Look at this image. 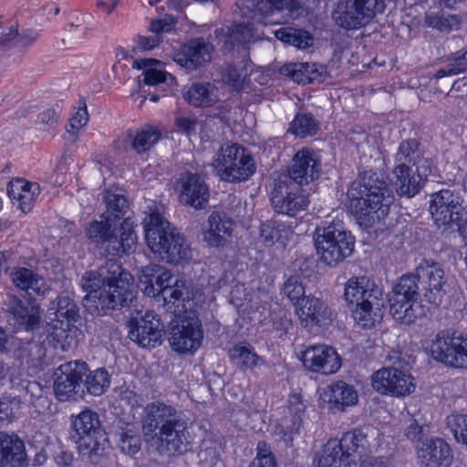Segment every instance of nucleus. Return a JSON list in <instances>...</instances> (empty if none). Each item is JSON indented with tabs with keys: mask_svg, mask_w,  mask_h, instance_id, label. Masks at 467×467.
<instances>
[{
	"mask_svg": "<svg viewBox=\"0 0 467 467\" xmlns=\"http://www.w3.org/2000/svg\"><path fill=\"white\" fill-rule=\"evenodd\" d=\"M21 408V401L17 398H0V422L11 420L16 417Z\"/></svg>",
	"mask_w": 467,
	"mask_h": 467,
	"instance_id": "obj_55",
	"label": "nucleus"
},
{
	"mask_svg": "<svg viewBox=\"0 0 467 467\" xmlns=\"http://www.w3.org/2000/svg\"><path fill=\"white\" fill-rule=\"evenodd\" d=\"M103 200L107 207L106 215H109L117 222L118 219L126 214L128 201L123 194L116 191L106 190L103 192Z\"/></svg>",
	"mask_w": 467,
	"mask_h": 467,
	"instance_id": "obj_45",
	"label": "nucleus"
},
{
	"mask_svg": "<svg viewBox=\"0 0 467 467\" xmlns=\"http://www.w3.org/2000/svg\"><path fill=\"white\" fill-rule=\"evenodd\" d=\"M413 142L403 141L396 154L397 166L393 171L395 181L393 187L400 196H414L420 190L423 178L427 174L420 173L419 168L413 170L414 163L410 166L412 159L410 154L413 153Z\"/></svg>",
	"mask_w": 467,
	"mask_h": 467,
	"instance_id": "obj_16",
	"label": "nucleus"
},
{
	"mask_svg": "<svg viewBox=\"0 0 467 467\" xmlns=\"http://www.w3.org/2000/svg\"><path fill=\"white\" fill-rule=\"evenodd\" d=\"M314 244L318 259L327 265L336 266L352 254L355 238L350 232L330 224L316 230Z\"/></svg>",
	"mask_w": 467,
	"mask_h": 467,
	"instance_id": "obj_9",
	"label": "nucleus"
},
{
	"mask_svg": "<svg viewBox=\"0 0 467 467\" xmlns=\"http://www.w3.org/2000/svg\"><path fill=\"white\" fill-rule=\"evenodd\" d=\"M246 71L243 62L227 67L223 74V78L234 88H240L246 77Z\"/></svg>",
	"mask_w": 467,
	"mask_h": 467,
	"instance_id": "obj_54",
	"label": "nucleus"
},
{
	"mask_svg": "<svg viewBox=\"0 0 467 467\" xmlns=\"http://www.w3.org/2000/svg\"><path fill=\"white\" fill-rule=\"evenodd\" d=\"M228 355L235 367L243 371L253 370L265 364V359L247 344L234 345L229 349Z\"/></svg>",
	"mask_w": 467,
	"mask_h": 467,
	"instance_id": "obj_36",
	"label": "nucleus"
},
{
	"mask_svg": "<svg viewBox=\"0 0 467 467\" xmlns=\"http://www.w3.org/2000/svg\"><path fill=\"white\" fill-rule=\"evenodd\" d=\"M329 441L337 443L339 448L337 453L349 461L353 467H357V461L363 465V457L370 451L367 435L358 429L345 433L340 441L330 440Z\"/></svg>",
	"mask_w": 467,
	"mask_h": 467,
	"instance_id": "obj_29",
	"label": "nucleus"
},
{
	"mask_svg": "<svg viewBox=\"0 0 467 467\" xmlns=\"http://www.w3.org/2000/svg\"><path fill=\"white\" fill-rule=\"evenodd\" d=\"M431 357L452 368H467V334L441 330L426 346Z\"/></svg>",
	"mask_w": 467,
	"mask_h": 467,
	"instance_id": "obj_12",
	"label": "nucleus"
},
{
	"mask_svg": "<svg viewBox=\"0 0 467 467\" xmlns=\"http://www.w3.org/2000/svg\"><path fill=\"white\" fill-rule=\"evenodd\" d=\"M241 13L243 16L247 17V20L238 24H234L229 29V42L233 46L235 43L243 44L250 42L254 38L258 36L256 35V27L254 24V22H258L253 18V14L248 13V15L245 16L242 11Z\"/></svg>",
	"mask_w": 467,
	"mask_h": 467,
	"instance_id": "obj_41",
	"label": "nucleus"
},
{
	"mask_svg": "<svg viewBox=\"0 0 467 467\" xmlns=\"http://www.w3.org/2000/svg\"><path fill=\"white\" fill-rule=\"evenodd\" d=\"M348 196L350 210L368 223L384 219L395 199L384 175L372 171L362 172L351 183Z\"/></svg>",
	"mask_w": 467,
	"mask_h": 467,
	"instance_id": "obj_3",
	"label": "nucleus"
},
{
	"mask_svg": "<svg viewBox=\"0 0 467 467\" xmlns=\"http://www.w3.org/2000/svg\"><path fill=\"white\" fill-rule=\"evenodd\" d=\"M203 331L194 311H185L174 321L169 339L171 347L179 353H194L202 345Z\"/></svg>",
	"mask_w": 467,
	"mask_h": 467,
	"instance_id": "obj_15",
	"label": "nucleus"
},
{
	"mask_svg": "<svg viewBox=\"0 0 467 467\" xmlns=\"http://www.w3.org/2000/svg\"><path fill=\"white\" fill-rule=\"evenodd\" d=\"M324 398L335 408H344L355 405L358 396L352 386L344 381H337L327 388Z\"/></svg>",
	"mask_w": 467,
	"mask_h": 467,
	"instance_id": "obj_38",
	"label": "nucleus"
},
{
	"mask_svg": "<svg viewBox=\"0 0 467 467\" xmlns=\"http://www.w3.org/2000/svg\"><path fill=\"white\" fill-rule=\"evenodd\" d=\"M371 384L377 392L398 398L408 396L416 389L415 379L394 367L382 368L374 372Z\"/></svg>",
	"mask_w": 467,
	"mask_h": 467,
	"instance_id": "obj_17",
	"label": "nucleus"
},
{
	"mask_svg": "<svg viewBox=\"0 0 467 467\" xmlns=\"http://www.w3.org/2000/svg\"><path fill=\"white\" fill-rule=\"evenodd\" d=\"M300 359L308 370L324 375L337 372L342 365L336 349L324 344L307 347L301 352Z\"/></svg>",
	"mask_w": 467,
	"mask_h": 467,
	"instance_id": "obj_21",
	"label": "nucleus"
},
{
	"mask_svg": "<svg viewBox=\"0 0 467 467\" xmlns=\"http://www.w3.org/2000/svg\"><path fill=\"white\" fill-rule=\"evenodd\" d=\"M292 234L293 231L289 227L277 222L264 223L260 227L261 238L268 244L279 243L285 245Z\"/></svg>",
	"mask_w": 467,
	"mask_h": 467,
	"instance_id": "obj_42",
	"label": "nucleus"
},
{
	"mask_svg": "<svg viewBox=\"0 0 467 467\" xmlns=\"http://www.w3.org/2000/svg\"><path fill=\"white\" fill-rule=\"evenodd\" d=\"M17 36V26L15 24H7L2 16H0V46H5L14 41Z\"/></svg>",
	"mask_w": 467,
	"mask_h": 467,
	"instance_id": "obj_57",
	"label": "nucleus"
},
{
	"mask_svg": "<svg viewBox=\"0 0 467 467\" xmlns=\"http://www.w3.org/2000/svg\"><path fill=\"white\" fill-rule=\"evenodd\" d=\"M308 203V195L302 188V184L292 182L280 185L279 192L272 197V204L275 210L290 217L305 211Z\"/></svg>",
	"mask_w": 467,
	"mask_h": 467,
	"instance_id": "obj_22",
	"label": "nucleus"
},
{
	"mask_svg": "<svg viewBox=\"0 0 467 467\" xmlns=\"http://www.w3.org/2000/svg\"><path fill=\"white\" fill-rule=\"evenodd\" d=\"M85 362L70 361L61 364L54 371V392L61 401L69 400L78 391L87 373Z\"/></svg>",
	"mask_w": 467,
	"mask_h": 467,
	"instance_id": "obj_20",
	"label": "nucleus"
},
{
	"mask_svg": "<svg viewBox=\"0 0 467 467\" xmlns=\"http://www.w3.org/2000/svg\"><path fill=\"white\" fill-rule=\"evenodd\" d=\"M138 286L144 295L163 300L164 305L179 306L182 302H189L186 282L174 276L162 265L151 264L142 268Z\"/></svg>",
	"mask_w": 467,
	"mask_h": 467,
	"instance_id": "obj_6",
	"label": "nucleus"
},
{
	"mask_svg": "<svg viewBox=\"0 0 467 467\" xmlns=\"http://www.w3.org/2000/svg\"><path fill=\"white\" fill-rule=\"evenodd\" d=\"M12 314L16 322L26 329L36 327L40 319V311L37 306H26L20 300L16 301Z\"/></svg>",
	"mask_w": 467,
	"mask_h": 467,
	"instance_id": "obj_44",
	"label": "nucleus"
},
{
	"mask_svg": "<svg viewBox=\"0 0 467 467\" xmlns=\"http://www.w3.org/2000/svg\"><path fill=\"white\" fill-rule=\"evenodd\" d=\"M176 124L181 130L190 134L195 130L196 121L189 118L181 117L176 119Z\"/></svg>",
	"mask_w": 467,
	"mask_h": 467,
	"instance_id": "obj_64",
	"label": "nucleus"
},
{
	"mask_svg": "<svg viewBox=\"0 0 467 467\" xmlns=\"http://www.w3.org/2000/svg\"><path fill=\"white\" fill-rule=\"evenodd\" d=\"M336 441H327L319 457L314 462V467H353L349 461L337 453Z\"/></svg>",
	"mask_w": 467,
	"mask_h": 467,
	"instance_id": "obj_43",
	"label": "nucleus"
},
{
	"mask_svg": "<svg viewBox=\"0 0 467 467\" xmlns=\"http://www.w3.org/2000/svg\"><path fill=\"white\" fill-rule=\"evenodd\" d=\"M418 276L422 285L423 296L430 304L438 306L444 295L446 279L444 271L437 263L426 262L418 268Z\"/></svg>",
	"mask_w": 467,
	"mask_h": 467,
	"instance_id": "obj_24",
	"label": "nucleus"
},
{
	"mask_svg": "<svg viewBox=\"0 0 467 467\" xmlns=\"http://www.w3.org/2000/svg\"><path fill=\"white\" fill-rule=\"evenodd\" d=\"M161 42V37L159 35H154L150 36H139L137 38L138 47L144 50H150L157 47Z\"/></svg>",
	"mask_w": 467,
	"mask_h": 467,
	"instance_id": "obj_61",
	"label": "nucleus"
},
{
	"mask_svg": "<svg viewBox=\"0 0 467 467\" xmlns=\"http://www.w3.org/2000/svg\"><path fill=\"white\" fill-rule=\"evenodd\" d=\"M8 195L15 206L23 213L29 212L40 193V187L23 178H15L8 183Z\"/></svg>",
	"mask_w": 467,
	"mask_h": 467,
	"instance_id": "obj_33",
	"label": "nucleus"
},
{
	"mask_svg": "<svg viewBox=\"0 0 467 467\" xmlns=\"http://www.w3.org/2000/svg\"><path fill=\"white\" fill-rule=\"evenodd\" d=\"M288 402L289 411L296 417L300 418L306 409V406L302 401L301 396L297 394H293L290 396Z\"/></svg>",
	"mask_w": 467,
	"mask_h": 467,
	"instance_id": "obj_60",
	"label": "nucleus"
},
{
	"mask_svg": "<svg viewBox=\"0 0 467 467\" xmlns=\"http://www.w3.org/2000/svg\"><path fill=\"white\" fill-rule=\"evenodd\" d=\"M284 294L289 298L296 306L305 296V286L298 276H290L284 284Z\"/></svg>",
	"mask_w": 467,
	"mask_h": 467,
	"instance_id": "obj_53",
	"label": "nucleus"
},
{
	"mask_svg": "<svg viewBox=\"0 0 467 467\" xmlns=\"http://www.w3.org/2000/svg\"><path fill=\"white\" fill-rule=\"evenodd\" d=\"M182 95L194 107H209L218 100L217 89L211 83H194L183 90Z\"/></svg>",
	"mask_w": 467,
	"mask_h": 467,
	"instance_id": "obj_37",
	"label": "nucleus"
},
{
	"mask_svg": "<svg viewBox=\"0 0 467 467\" xmlns=\"http://www.w3.org/2000/svg\"><path fill=\"white\" fill-rule=\"evenodd\" d=\"M8 275L17 289L25 291L30 296H43L50 289L46 279L30 268L14 266L8 269Z\"/></svg>",
	"mask_w": 467,
	"mask_h": 467,
	"instance_id": "obj_32",
	"label": "nucleus"
},
{
	"mask_svg": "<svg viewBox=\"0 0 467 467\" xmlns=\"http://www.w3.org/2000/svg\"><path fill=\"white\" fill-rule=\"evenodd\" d=\"M275 36L280 41L298 49L307 48L314 43L313 36L307 31L294 27H281L275 31Z\"/></svg>",
	"mask_w": 467,
	"mask_h": 467,
	"instance_id": "obj_40",
	"label": "nucleus"
},
{
	"mask_svg": "<svg viewBox=\"0 0 467 467\" xmlns=\"http://www.w3.org/2000/svg\"><path fill=\"white\" fill-rule=\"evenodd\" d=\"M234 221L225 213L213 212L202 227V240L210 247H223L231 242Z\"/></svg>",
	"mask_w": 467,
	"mask_h": 467,
	"instance_id": "obj_27",
	"label": "nucleus"
},
{
	"mask_svg": "<svg viewBox=\"0 0 467 467\" xmlns=\"http://www.w3.org/2000/svg\"><path fill=\"white\" fill-rule=\"evenodd\" d=\"M81 286L88 293L84 306L89 310L98 308V305L88 306L90 301L98 300L102 308L116 309L128 306L135 298L132 275L114 259L108 260L98 271H87L81 278Z\"/></svg>",
	"mask_w": 467,
	"mask_h": 467,
	"instance_id": "obj_1",
	"label": "nucleus"
},
{
	"mask_svg": "<svg viewBox=\"0 0 467 467\" xmlns=\"http://www.w3.org/2000/svg\"><path fill=\"white\" fill-rule=\"evenodd\" d=\"M161 138V133L158 130L151 127H147L138 131L133 140V149L141 153L150 150L155 145Z\"/></svg>",
	"mask_w": 467,
	"mask_h": 467,
	"instance_id": "obj_50",
	"label": "nucleus"
},
{
	"mask_svg": "<svg viewBox=\"0 0 467 467\" xmlns=\"http://www.w3.org/2000/svg\"><path fill=\"white\" fill-rule=\"evenodd\" d=\"M281 73L298 84L320 83L327 78V68L317 63H292L281 67Z\"/></svg>",
	"mask_w": 467,
	"mask_h": 467,
	"instance_id": "obj_34",
	"label": "nucleus"
},
{
	"mask_svg": "<svg viewBox=\"0 0 467 467\" xmlns=\"http://www.w3.org/2000/svg\"><path fill=\"white\" fill-rule=\"evenodd\" d=\"M236 5L244 15L253 14L259 24H267L275 13L294 11L300 6L299 0H237Z\"/></svg>",
	"mask_w": 467,
	"mask_h": 467,
	"instance_id": "obj_23",
	"label": "nucleus"
},
{
	"mask_svg": "<svg viewBox=\"0 0 467 467\" xmlns=\"http://www.w3.org/2000/svg\"><path fill=\"white\" fill-rule=\"evenodd\" d=\"M250 467H277L275 457L265 441L257 443L256 456L251 462Z\"/></svg>",
	"mask_w": 467,
	"mask_h": 467,
	"instance_id": "obj_52",
	"label": "nucleus"
},
{
	"mask_svg": "<svg viewBox=\"0 0 467 467\" xmlns=\"http://www.w3.org/2000/svg\"><path fill=\"white\" fill-rule=\"evenodd\" d=\"M38 37V34L36 31L32 29L23 30L21 33L17 31V36H16V45L18 47L27 48L31 47Z\"/></svg>",
	"mask_w": 467,
	"mask_h": 467,
	"instance_id": "obj_58",
	"label": "nucleus"
},
{
	"mask_svg": "<svg viewBox=\"0 0 467 467\" xmlns=\"http://www.w3.org/2000/svg\"><path fill=\"white\" fill-rule=\"evenodd\" d=\"M295 312L304 327L324 326L332 320V311L319 297L304 296L295 306Z\"/></svg>",
	"mask_w": 467,
	"mask_h": 467,
	"instance_id": "obj_26",
	"label": "nucleus"
},
{
	"mask_svg": "<svg viewBox=\"0 0 467 467\" xmlns=\"http://www.w3.org/2000/svg\"><path fill=\"white\" fill-rule=\"evenodd\" d=\"M146 244L161 259L170 264L187 262L192 249L185 237L163 215V207L151 202L142 221Z\"/></svg>",
	"mask_w": 467,
	"mask_h": 467,
	"instance_id": "obj_2",
	"label": "nucleus"
},
{
	"mask_svg": "<svg viewBox=\"0 0 467 467\" xmlns=\"http://www.w3.org/2000/svg\"><path fill=\"white\" fill-rule=\"evenodd\" d=\"M160 61L153 58L136 59L132 63V67L137 69H144V82L150 86H156L166 83L171 86L175 83V78L167 72L154 67L160 65Z\"/></svg>",
	"mask_w": 467,
	"mask_h": 467,
	"instance_id": "obj_39",
	"label": "nucleus"
},
{
	"mask_svg": "<svg viewBox=\"0 0 467 467\" xmlns=\"http://www.w3.org/2000/svg\"><path fill=\"white\" fill-rule=\"evenodd\" d=\"M419 297L416 276H401L389 295V313L396 322L409 326L423 315Z\"/></svg>",
	"mask_w": 467,
	"mask_h": 467,
	"instance_id": "obj_11",
	"label": "nucleus"
},
{
	"mask_svg": "<svg viewBox=\"0 0 467 467\" xmlns=\"http://www.w3.org/2000/svg\"><path fill=\"white\" fill-rule=\"evenodd\" d=\"M24 458V441L16 434L0 433V467H20Z\"/></svg>",
	"mask_w": 467,
	"mask_h": 467,
	"instance_id": "obj_35",
	"label": "nucleus"
},
{
	"mask_svg": "<svg viewBox=\"0 0 467 467\" xmlns=\"http://www.w3.org/2000/svg\"><path fill=\"white\" fill-rule=\"evenodd\" d=\"M143 431L146 435L156 434L160 448L169 453L181 451L187 442L189 419L184 412L162 401L149 403L145 409Z\"/></svg>",
	"mask_w": 467,
	"mask_h": 467,
	"instance_id": "obj_4",
	"label": "nucleus"
},
{
	"mask_svg": "<svg viewBox=\"0 0 467 467\" xmlns=\"http://www.w3.org/2000/svg\"><path fill=\"white\" fill-rule=\"evenodd\" d=\"M86 234L93 243L105 244L107 254L114 256L130 254L137 244L133 223L129 218L117 227V222L106 213L92 221L86 228Z\"/></svg>",
	"mask_w": 467,
	"mask_h": 467,
	"instance_id": "obj_7",
	"label": "nucleus"
},
{
	"mask_svg": "<svg viewBox=\"0 0 467 467\" xmlns=\"http://www.w3.org/2000/svg\"><path fill=\"white\" fill-rule=\"evenodd\" d=\"M119 446L122 452L129 455L136 454L140 449V437L133 425L120 433Z\"/></svg>",
	"mask_w": 467,
	"mask_h": 467,
	"instance_id": "obj_51",
	"label": "nucleus"
},
{
	"mask_svg": "<svg viewBox=\"0 0 467 467\" xmlns=\"http://www.w3.org/2000/svg\"><path fill=\"white\" fill-rule=\"evenodd\" d=\"M418 457L423 467H449L453 459L450 445L442 439H430L418 448Z\"/></svg>",
	"mask_w": 467,
	"mask_h": 467,
	"instance_id": "obj_31",
	"label": "nucleus"
},
{
	"mask_svg": "<svg viewBox=\"0 0 467 467\" xmlns=\"http://www.w3.org/2000/svg\"><path fill=\"white\" fill-rule=\"evenodd\" d=\"M430 213L438 226H457L467 222V208L462 198L450 190H441L431 195Z\"/></svg>",
	"mask_w": 467,
	"mask_h": 467,
	"instance_id": "obj_14",
	"label": "nucleus"
},
{
	"mask_svg": "<svg viewBox=\"0 0 467 467\" xmlns=\"http://www.w3.org/2000/svg\"><path fill=\"white\" fill-rule=\"evenodd\" d=\"M74 434L72 439L77 443L78 450L82 454L96 452L99 450V439L103 437L100 429L99 415L85 410L77 415L72 420Z\"/></svg>",
	"mask_w": 467,
	"mask_h": 467,
	"instance_id": "obj_18",
	"label": "nucleus"
},
{
	"mask_svg": "<svg viewBox=\"0 0 467 467\" xmlns=\"http://www.w3.org/2000/svg\"><path fill=\"white\" fill-rule=\"evenodd\" d=\"M88 120V113L85 102H80L79 106L75 109L72 117L69 119V129L67 132L77 135L78 131L87 124Z\"/></svg>",
	"mask_w": 467,
	"mask_h": 467,
	"instance_id": "obj_56",
	"label": "nucleus"
},
{
	"mask_svg": "<svg viewBox=\"0 0 467 467\" xmlns=\"http://www.w3.org/2000/svg\"><path fill=\"white\" fill-rule=\"evenodd\" d=\"M59 114L55 109H47L42 111L38 116L39 122L52 126L57 123Z\"/></svg>",
	"mask_w": 467,
	"mask_h": 467,
	"instance_id": "obj_62",
	"label": "nucleus"
},
{
	"mask_svg": "<svg viewBox=\"0 0 467 467\" xmlns=\"http://www.w3.org/2000/svg\"><path fill=\"white\" fill-rule=\"evenodd\" d=\"M129 337L142 348H155L161 343L163 326L152 311L137 313L128 324Z\"/></svg>",
	"mask_w": 467,
	"mask_h": 467,
	"instance_id": "obj_19",
	"label": "nucleus"
},
{
	"mask_svg": "<svg viewBox=\"0 0 467 467\" xmlns=\"http://www.w3.org/2000/svg\"><path fill=\"white\" fill-rule=\"evenodd\" d=\"M425 23L428 26L441 32H449L459 26V19L455 16L437 12L427 15Z\"/></svg>",
	"mask_w": 467,
	"mask_h": 467,
	"instance_id": "obj_49",
	"label": "nucleus"
},
{
	"mask_svg": "<svg viewBox=\"0 0 467 467\" xmlns=\"http://www.w3.org/2000/svg\"><path fill=\"white\" fill-rule=\"evenodd\" d=\"M213 46L202 38L192 39L175 52L173 60L188 70H195L212 58Z\"/></svg>",
	"mask_w": 467,
	"mask_h": 467,
	"instance_id": "obj_25",
	"label": "nucleus"
},
{
	"mask_svg": "<svg viewBox=\"0 0 467 467\" xmlns=\"http://www.w3.org/2000/svg\"><path fill=\"white\" fill-rule=\"evenodd\" d=\"M209 189L203 179L195 173H186L180 180V202L202 209L208 202Z\"/></svg>",
	"mask_w": 467,
	"mask_h": 467,
	"instance_id": "obj_28",
	"label": "nucleus"
},
{
	"mask_svg": "<svg viewBox=\"0 0 467 467\" xmlns=\"http://www.w3.org/2000/svg\"><path fill=\"white\" fill-rule=\"evenodd\" d=\"M109 375L104 368H99L90 372L86 379L87 389L94 396L102 395L109 387Z\"/></svg>",
	"mask_w": 467,
	"mask_h": 467,
	"instance_id": "obj_48",
	"label": "nucleus"
},
{
	"mask_svg": "<svg viewBox=\"0 0 467 467\" xmlns=\"http://www.w3.org/2000/svg\"><path fill=\"white\" fill-rule=\"evenodd\" d=\"M319 171L320 161L316 154L307 149H302L293 158L289 182L302 185L307 184L318 178Z\"/></svg>",
	"mask_w": 467,
	"mask_h": 467,
	"instance_id": "obj_30",
	"label": "nucleus"
},
{
	"mask_svg": "<svg viewBox=\"0 0 467 467\" xmlns=\"http://www.w3.org/2000/svg\"><path fill=\"white\" fill-rule=\"evenodd\" d=\"M78 308L68 296H59L47 310L49 336L56 346L67 351L77 346L80 330L75 325Z\"/></svg>",
	"mask_w": 467,
	"mask_h": 467,
	"instance_id": "obj_8",
	"label": "nucleus"
},
{
	"mask_svg": "<svg viewBox=\"0 0 467 467\" xmlns=\"http://www.w3.org/2000/svg\"><path fill=\"white\" fill-rule=\"evenodd\" d=\"M212 165L220 179L228 182H244L255 171L253 157L235 143L222 146L214 155Z\"/></svg>",
	"mask_w": 467,
	"mask_h": 467,
	"instance_id": "obj_10",
	"label": "nucleus"
},
{
	"mask_svg": "<svg viewBox=\"0 0 467 467\" xmlns=\"http://www.w3.org/2000/svg\"><path fill=\"white\" fill-rule=\"evenodd\" d=\"M386 0H338L333 12L335 23L345 29L367 26L378 14L383 13Z\"/></svg>",
	"mask_w": 467,
	"mask_h": 467,
	"instance_id": "obj_13",
	"label": "nucleus"
},
{
	"mask_svg": "<svg viewBox=\"0 0 467 467\" xmlns=\"http://www.w3.org/2000/svg\"><path fill=\"white\" fill-rule=\"evenodd\" d=\"M150 28L155 35H159L161 32H169L171 25L166 19H158L151 21Z\"/></svg>",
	"mask_w": 467,
	"mask_h": 467,
	"instance_id": "obj_63",
	"label": "nucleus"
},
{
	"mask_svg": "<svg viewBox=\"0 0 467 467\" xmlns=\"http://www.w3.org/2000/svg\"><path fill=\"white\" fill-rule=\"evenodd\" d=\"M344 299L357 324L371 327L381 317L385 306L383 290L367 276H352L344 287Z\"/></svg>",
	"mask_w": 467,
	"mask_h": 467,
	"instance_id": "obj_5",
	"label": "nucleus"
},
{
	"mask_svg": "<svg viewBox=\"0 0 467 467\" xmlns=\"http://www.w3.org/2000/svg\"><path fill=\"white\" fill-rule=\"evenodd\" d=\"M317 123L311 114L299 113L290 124L289 131L297 137L305 138L316 134Z\"/></svg>",
	"mask_w": 467,
	"mask_h": 467,
	"instance_id": "obj_47",
	"label": "nucleus"
},
{
	"mask_svg": "<svg viewBox=\"0 0 467 467\" xmlns=\"http://www.w3.org/2000/svg\"><path fill=\"white\" fill-rule=\"evenodd\" d=\"M114 392L121 402H124L130 407H135L140 404V397L129 388L121 387L114 389Z\"/></svg>",
	"mask_w": 467,
	"mask_h": 467,
	"instance_id": "obj_59",
	"label": "nucleus"
},
{
	"mask_svg": "<svg viewBox=\"0 0 467 467\" xmlns=\"http://www.w3.org/2000/svg\"><path fill=\"white\" fill-rule=\"evenodd\" d=\"M446 426L459 444L463 446L467 442V413H451L446 418Z\"/></svg>",
	"mask_w": 467,
	"mask_h": 467,
	"instance_id": "obj_46",
	"label": "nucleus"
}]
</instances>
